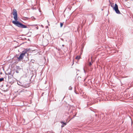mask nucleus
Listing matches in <instances>:
<instances>
[{
  "instance_id": "obj_9",
  "label": "nucleus",
  "mask_w": 133,
  "mask_h": 133,
  "mask_svg": "<svg viewBox=\"0 0 133 133\" xmlns=\"http://www.w3.org/2000/svg\"><path fill=\"white\" fill-rule=\"evenodd\" d=\"M17 84L18 85H20L22 87V86L23 85V84L22 83H21L20 82H18Z\"/></svg>"
},
{
  "instance_id": "obj_10",
  "label": "nucleus",
  "mask_w": 133,
  "mask_h": 133,
  "mask_svg": "<svg viewBox=\"0 0 133 133\" xmlns=\"http://www.w3.org/2000/svg\"><path fill=\"white\" fill-rule=\"evenodd\" d=\"M16 70H19L21 69V68H20L19 66H16Z\"/></svg>"
},
{
  "instance_id": "obj_23",
  "label": "nucleus",
  "mask_w": 133,
  "mask_h": 133,
  "mask_svg": "<svg viewBox=\"0 0 133 133\" xmlns=\"http://www.w3.org/2000/svg\"><path fill=\"white\" fill-rule=\"evenodd\" d=\"M62 46H64V45H62Z\"/></svg>"
},
{
  "instance_id": "obj_17",
  "label": "nucleus",
  "mask_w": 133,
  "mask_h": 133,
  "mask_svg": "<svg viewBox=\"0 0 133 133\" xmlns=\"http://www.w3.org/2000/svg\"><path fill=\"white\" fill-rule=\"evenodd\" d=\"M16 72L18 73H19V71H18V70H16Z\"/></svg>"
},
{
  "instance_id": "obj_16",
  "label": "nucleus",
  "mask_w": 133,
  "mask_h": 133,
  "mask_svg": "<svg viewBox=\"0 0 133 133\" xmlns=\"http://www.w3.org/2000/svg\"><path fill=\"white\" fill-rule=\"evenodd\" d=\"M92 65V63H91V62H90L89 63V66H91Z\"/></svg>"
},
{
  "instance_id": "obj_13",
  "label": "nucleus",
  "mask_w": 133,
  "mask_h": 133,
  "mask_svg": "<svg viewBox=\"0 0 133 133\" xmlns=\"http://www.w3.org/2000/svg\"><path fill=\"white\" fill-rule=\"evenodd\" d=\"M35 62V60L34 59H31L30 61V62L32 63H34Z\"/></svg>"
},
{
  "instance_id": "obj_7",
  "label": "nucleus",
  "mask_w": 133,
  "mask_h": 133,
  "mask_svg": "<svg viewBox=\"0 0 133 133\" xmlns=\"http://www.w3.org/2000/svg\"><path fill=\"white\" fill-rule=\"evenodd\" d=\"M27 90L26 89H23L21 90L20 91H19V93H22V92H25L27 91Z\"/></svg>"
},
{
  "instance_id": "obj_8",
  "label": "nucleus",
  "mask_w": 133,
  "mask_h": 133,
  "mask_svg": "<svg viewBox=\"0 0 133 133\" xmlns=\"http://www.w3.org/2000/svg\"><path fill=\"white\" fill-rule=\"evenodd\" d=\"M61 123H63V124L61 125V127L62 128H63V127H64L65 125H66V123H64L63 122H61Z\"/></svg>"
},
{
  "instance_id": "obj_3",
  "label": "nucleus",
  "mask_w": 133,
  "mask_h": 133,
  "mask_svg": "<svg viewBox=\"0 0 133 133\" xmlns=\"http://www.w3.org/2000/svg\"><path fill=\"white\" fill-rule=\"evenodd\" d=\"M28 51V50L27 49H25L24 51H22V53L20 54V56L19 57H17L18 60L19 61L22 59L23 57L24 56L25 54Z\"/></svg>"
},
{
  "instance_id": "obj_12",
  "label": "nucleus",
  "mask_w": 133,
  "mask_h": 133,
  "mask_svg": "<svg viewBox=\"0 0 133 133\" xmlns=\"http://www.w3.org/2000/svg\"><path fill=\"white\" fill-rule=\"evenodd\" d=\"M4 78H0V82H1L3 81L4 80Z\"/></svg>"
},
{
  "instance_id": "obj_11",
  "label": "nucleus",
  "mask_w": 133,
  "mask_h": 133,
  "mask_svg": "<svg viewBox=\"0 0 133 133\" xmlns=\"http://www.w3.org/2000/svg\"><path fill=\"white\" fill-rule=\"evenodd\" d=\"M80 58V56H77L76 57L75 59H79Z\"/></svg>"
},
{
  "instance_id": "obj_21",
  "label": "nucleus",
  "mask_w": 133,
  "mask_h": 133,
  "mask_svg": "<svg viewBox=\"0 0 133 133\" xmlns=\"http://www.w3.org/2000/svg\"><path fill=\"white\" fill-rule=\"evenodd\" d=\"M61 39L62 41H63V38H61Z\"/></svg>"
},
{
  "instance_id": "obj_19",
  "label": "nucleus",
  "mask_w": 133,
  "mask_h": 133,
  "mask_svg": "<svg viewBox=\"0 0 133 133\" xmlns=\"http://www.w3.org/2000/svg\"><path fill=\"white\" fill-rule=\"evenodd\" d=\"M31 18H32V19H35V18H34V17H31Z\"/></svg>"
},
{
  "instance_id": "obj_5",
  "label": "nucleus",
  "mask_w": 133,
  "mask_h": 133,
  "mask_svg": "<svg viewBox=\"0 0 133 133\" xmlns=\"http://www.w3.org/2000/svg\"><path fill=\"white\" fill-rule=\"evenodd\" d=\"M94 99L92 98H90L89 99V102L87 103V104L89 105H91L94 103L93 101Z\"/></svg>"
},
{
  "instance_id": "obj_24",
  "label": "nucleus",
  "mask_w": 133,
  "mask_h": 133,
  "mask_svg": "<svg viewBox=\"0 0 133 133\" xmlns=\"http://www.w3.org/2000/svg\"><path fill=\"white\" fill-rule=\"evenodd\" d=\"M74 118V117H73L72 118Z\"/></svg>"
},
{
  "instance_id": "obj_20",
  "label": "nucleus",
  "mask_w": 133,
  "mask_h": 133,
  "mask_svg": "<svg viewBox=\"0 0 133 133\" xmlns=\"http://www.w3.org/2000/svg\"><path fill=\"white\" fill-rule=\"evenodd\" d=\"M36 28L37 29H38V26H37L36 27Z\"/></svg>"
},
{
  "instance_id": "obj_4",
  "label": "nucleus",
  "mask_w": 133,
  "mask_h": 133,
  "mask_svg": "<svg viewBox=\"0 0 133 133\" xmlns=\"http://www.w3.org/2000/svg\"><path fill=\"white\" fill-rule=\"evenodd\" d=\"M95 18V16L93 15H89L88 16V19L90 23L93 22Z\"/></svg>"
},
{
  "instance_id": "obj_14",
  "label": "nucleus",
  "mask_w": 133,
  "mask_h": 133,
  "mask_svg": "<svg viewBox=\"0 0 133 133\" xmlns=\"http://www.w3.org/2000/svg\"><path fill=\"white\" fill-rule=\"evenodd\" d=\"M63 25V23H60V27H62V26Z\"/></svg>"
},
{
  "instance_id": "obj_15",
  "label": "nucleus",
  "mask_w": 133,
  "mask_h": 133,
  "mask_svg": "<svg viewBox=\"0 0 133 133\" xmlns=\"http://www.w3.org/2000/svg\"><path fill=\"white\" fill-rule=\"evenodd\" d=\"M8 74L9 75H11V72L10 71V72H9L8 73Z\"/></svg>"
},
{
  "instance_id": "obj_18",
  "label": "nucleus",
  "mask_w": 133,
  "mask_h": 133,
  "mask_svg": "<svg viewBox=\"0 0 133 133\" xmlns=\"http://www.w3.org/2000/svg\"><path fill=\"white\" fill-rule=\"evenodd\" d=\"M69 89L70 90H71L72 89V88L71 87H69Z\"/></svg>"
},
{
  "instance_id": "obj_2",
  "label": "nucleus",
  "mask_w": 133,
  "mask_h": 133,
  "mask_svg": "<svg viewBox=\"0 0 133 133\" xmlns=\"http://www.w3.org/2000/svg\"><path fill=\"white\" fill-rule=\"evenodd\" d=\"M110 4L111 6L113 8V9L115 10L116 12L118 14H120V12L118 9V6L116 4H115V6H114V4L113 3H112L110 2V1H109Z\"/></svg>"
},
{
  "instance_id": "obj_1",
  "label": "nucleus",
  "mask_w": 133,
  "mask_h": 133,
  "mask_svg": "<svg viewBox=\"0 0 133 133\" xmlns=\"http://www.w3.org/2000/svg\"><path fill=\"white\" fill-rule=\"evenodd\" d=\"M13 12L12 15H14L13 18L15 20L12 21V23L16 26L21 28H26L27 26L17 21V11L15 9L13 10Z\"/></svg>"
},
{
  "instance_id": "obj_22",
  "label": "nucleus",
  "mask_w": 133,
  "mask_h": 133,
  "mask_svg": "<svg viewBox=\"0 0 133 133\" xmlns=\"http://www.w3.org/2000/svg\"><path fill=\"white\" fill-rule=\"evenodd\" d=\"M37 25H32V26H36Z\"/></svg>"
},
{
  "instance_id": "obj_6",
  "label": "nucleus",
  "mask_w": 133,
  "mask_h": 133,
  "mask_svg": "<svg viewBox=\"0 0 133 133\" xmlns=\"http://www.w3.org/2000/svg\"><path fill=\"white\" fill-rule=\"evenodd\" d=\"M30 86V85L29 84H23L22 87L24 88H26L29 87Z\"/></svg>"
}]
</instances>
